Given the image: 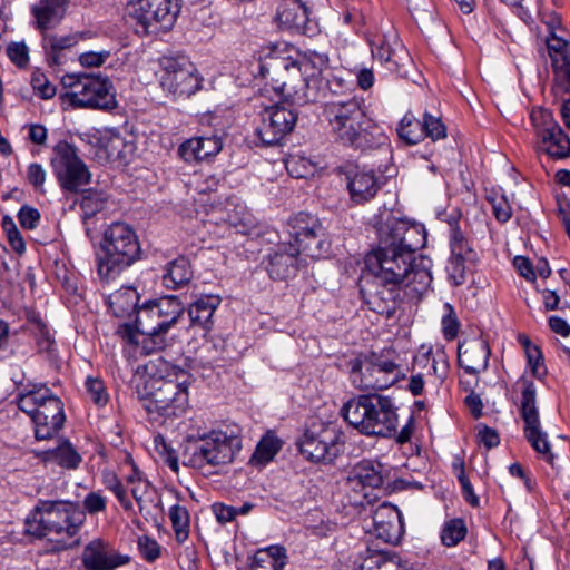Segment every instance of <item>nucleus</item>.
I'll return each mask as SVG.
<instances>
[{"label": "nucleus", "instance_id": "nucleus-1", "mask_svg": "<svg viewBox=\"0 0 570 570\" xmlns=\"http://www.w3.org/2000/svg\"><path fill=\"white\" fill-rule=\"evenodd\" d=\"M380 246L365 257V269L358 281L360 293L377 315L394 316L395 301L383 297V285L404 286L414 295H422L432 283L430 258L414 253L423 247L422 226L390 216L379 227Z\"/></svg>", "mask_w": 570, "mask_h": 570}, {"label": "nucleus", "instance_id": "nucleus-2", "mask_svg": "<svg viewBox=\"0 0 570 570\" xmlns=\"http://www.w3.org/2000/svg\"><path fill=\"white\" fill-rule=\"evenodd\" d=\"M138 397L153 420L180 416L188 409L190 374L163 357L139 364L134 374Z\"/></svg>", "mask_w": 570, "mask_h": 570}, {"label": "nucleus", "instance_id": "nucleus-3", "mask_svg": "<svg viewBox=\"0 0 570 570\" xmlns=\"http://www.w3.org/2000/svg\"><path fill=\"white\" fill-rule=\"evenodd\" d=\"M324 114L332 131L344 145L366 150L381 146L386 140L382 128L366 117L356 98L328 102Z\"/></svg>", "mask_w": 570, "mask_h": 570}, {"label": "nucleus", "instance_id": "nucleus-4", "mask_svg": "<svg viewBox=\"0 0 570 570\" xmlns=\"http://www.w3.org/2000/svg\"><path fill=\"white\" fill-rule=\"evenodd\" d=\"M325 60L321 56H316L314 60L305 61L299 66L295 60L282 57H272L268 62L269 69L278 78L272 77L274 81L273 88L278 91L286 101L296 106H305L316 102L320 99L321 72Z\"/></svg>", "mask_w": 570, "mask_h": 570}, {"label": "nucleus", "instance_id": "nucleus-5", "mask_svg": "<svg viewBox=\"0 0 570 570\" xmlns=\"http://www.w3.org/2000/svg\"><path fill=\"white\" fill-rule=\"evenodd\" d=\"M85 519V512L71 503L41 501L27 518L26 531L57 542L59 548H67L68 540L78 533Z\"/></svg>", "mask_w": 570, "mask_h": 570}, {"label": "nucleus", "instance_id": "nucleus-6", "mask_svg": "<svg viewBox=\"0 0 570 570\" xmlns=\"http://www.w3.org/2000/svg\"><path fill=\"white\" fill-rule=\"evenodd\" d=\"M342 415L350 425L368 436L391 438L399 423L392 399L376 393L351 399L344 404Z\"/></svg>", "mask_w": 570, "mask_h": 570}, {"label": "nucleus", "instance_id": "nucleus-7", "mask_svg": "<svg viewBox=\"0 0 570 570\" xmlns=\"http://www.w3.org/2000/svg\"><path fill=\"white\" fill-rule=\"evenodd\" d=\"M242 449V440L234 431L213 430L187 441L185 464L202 470L232 463Z\"/></svg>", "mask_w": 570, "mask_h": 570}, {"label": "nucleus", "instance_id": "nucleus-8", "mask_svg": "<svg viewBox=\"0 0 570 570\" xmlns=\"http://www.w3.org/2000/svg\"><path fill=\"white\" fill-rule=\"evenodd\" d=\"M18 406L31 417L37 440L53 438L66 420L62 402L46 386L22 393Z\"/></svg>", "mask_w": 570, "mask_h": 570}, {"label": "nucleus", "instance_id": "nucleus-9", "mask_svg": "<svg viewBox=\"0 0 570 570\" xmlns=\"http://www.w3.org/2000/svg\"><path fill=\"white\" fill-rule=\"evenodd\" d=\"M179 11V0H137L130 4L129 14L137 32L158 35L173 29Z\"/></svg>", "mask_w": 570, "mask_h": 570}, {"label": "nucleus", "instance_id": "nucleus-10", "mask_svg": "<svg viewBox=\"0 0 570 570\" xmlns=\"http://www.w3.org/2000/svg\"><path fill=\"white\" fill-rule=\"evenodd\" d=\"M160 86L174 97H189L200 88V77L186 56H164L158 60Z\"/></svg>", "mask_w": 570, "mask_h": 570}, {"label": "nucleus", "instance_id": "nucleus-11", "mask_svg": "<svg viewBox=\"0 0 570 570\" xmlns=\"http://www.w3.org/2000/svg\"><path fill=\"white\" fill-rule=\"evenodd\" d=\"M51 166L60 187L66 191L78 193L90 181L91 174L87 165L80 159L76 148L66 141H60L55 147Z\"/></svg>", "mask_w": 570, "mask_h": 570}, {"label": "nucleus", "instance_id": "nucleus-12", "mask_svg": "<svg viewBox=\"0 0 570 570\" xmlns=\"http://www.w3.org/2000/svg\"><path fill=\"white\" fill-rule=\"evenodd\" d=\"M297 445L307 460L331 463L342 451L344 434L335 425H320L307 429Z\"/></svg>", "mask_w": 570, "mask_h": 570}, {"label": "nucleus", "instance_id": "nucleus-13", "mask_svg": "<svg viewBox=\"0 0 570 570\" xmlns=\"http://www.w3.org/2000/svg\"><path fill=\"white\" fill-rule=\"evenodd\" d=\"M66 97L73 107L107 109V81L92 73L67 75L62 78Z\"/></svg>", "mask_w": 570, "mask_h": 570}, {"label": "nucleus", "instance_id": "nucleus-14", "mask_svg": "<svg viewBox=\"0 0 570 570\" xmlns=\"http://www.w3.org/2000/svg\"><path fill=\"white\" fill-rule=\"evenodd\" d=\"M535 386L525 382L521 393V416L524 421V436L534 451L552 463L553 454L547 433L541 429L539 412L535 404Z\"/></svg>", "mask_w": 570, "mask_h": 570}, {"label": "nucleus", "instance_id": "nucleus-15", "mask_svg": "<svg viewBox=\"0 0 570 570\" xmlns=\"http://www.w3.org/2000/svg\"><path fill=\"white\" fill-rule=\"evenodd\" d=\"M297 122V112L283 105L266 107L261 114V122L256 135L263 145L278 144L286 135L293 131Z\"/></svg>", "mask_w": 570, "mask_h": 570}, {"label": "nucleus", "instance_id": "nucleus-16", "mask_svg": "<svg viewBox=\"0 0 570 570\" xmlns=\"http://www.w3.org/2000/svg\"><path fill=\"white\" fill-rule=\"evenodd\" d=\"M174 323H124L122 335L141 354L148 355L166 346V335Z\"/></svg>", "mask_w": 570, "mask_h": 570}, {"label": "nucleus", "instance_id": "nucleus-17", "mask_svg": "<svg viewBox=\"0 0 570 570\" xmlns=\"http://www.w3.org/2000/svg\"><path fill=\"white\" fill-rule=\"evenodd\" d=\"M138 252L137 237L128 225L117 222L109 226V271L112 266H129Z\"/></svg>", "mask_w": 570, "mask_h": 570}, {"label": "nucleus", "instance_id": "nucleus-18", "mask_svg": "<svg viewBox=\"0 0 570 570\" xmlns=\"http://www.w3.org/2000/svg\"><path fill=\"white\" fill-rule=\"evenodd\" d=\"M342 173L350 198L355 204L371 200L380 189L379 178L373 170L350 164L342 169Z\"/></svg>", "mask_w": 570, "mask_h": 570}, {"label": "nucleus", "instance_id": "nucleus-19", "mask_svg": "<svg viewBox=\"0 0 570 570\" xmlns=\"http://www.w3.org/2000/svg\"><path fill=\"white\" fill-rule=\"evenodd\" d=\"M372 56L386 67L390 72L405 78L409 76V68L412 65L406 49L399 43L396 38L391 41L384 36L380 43H371Z\"/></svg>", "mask_w": 570, "mask_h": 570}, {"label": "nucleus", "instance_id": "nucleus-20", "mask_svg": "<svg viewBox=\"0 0 570 570\" xmlns=\"http://www.w3.org/2000/svg\"><path fill=\"white\" fill-rule=\"evenodd\" d=\"M373 525L379 539L386 543H395L403 532L401 512L393 504L384 502L373 513Z\"/></svg>", "mask_w": 570, "mask_h": 570}, {"label": "nucleus", "instance_id": "nucleus-21", "mask_svg": "<svg viewBox=\"0 0 570 570\" xmlns=\"http://www.w3.org/2000/svg\"><path fill=\"white\" fill-rule=\"evenodd\" d=\"M491 351L483 338L460 343L458 346V363L466 373L478 375L489 365Z\"/></svg>", "mask_w": 570, "mask_h": 570}, {"label": "nucleus", "instance_id": "nucleus-22", "mask_svg": "<svg viewBox=\"0 0 570 570\" xmlns=\"http://www.w3.org/2000/svg\"><path fill=\"white\" fill-rule=\"evenodd\" d=\"M222 147L217 136L194 137L179 145L178 156L188 164L200 163L215 157Z\"/></svg>", "mask_w": 570, "mask_h": 570}, {"label": "nucleus", "instance_id": "nucleus-23", "mask_svg": "<svg viewBox=\"0 0 570 570\" xmlns=\"http://www.w3.org/2000/svg\"><path fill=\"white\" fill-rule=\"evenodd\" d=\"M451 268L453 273L463 276L465 263H474L476 252L471 247L469 239L456 224L450 225Z\"/></svg>", "mask_w": 570, "mask_h": 570}, {"label": "nucleus", "instance_id": "nucleus-24", "mask_svg": "<svg viewBox=\"0 0 570 570\" xmlns=\"http://www.w3.org/2000/svg\"><path fill=\"white\" fill-rule=\"evenodd\" d=\"M135 150V137L128 130L127 121L120 127H109V158L126 165L131 160Z\"/></svg>", "mask_w": 570, "mask_h": 570}, {"label": "nucleus", "instance_id": "nucleus-25", "mask_svg": "<svg viewBox=\"0 0 570 570\" xmlns=\"http://www.w3.org/2000/svg\"><path fill=\"white\" fill-rule=\"evenodd\" d=\"M352 374H360L358 386L364 390H384L396 383L386 374L368 364L365 358L355 357L351 361Z\"/></svg>", "mask_w": 570, "mask_h": 570}, {"label": "nucleus", "instance_id": "nucleus-26", "mask_svg": "<svg viewBox=\"0 0 570 570\" xmlns=\"http://www.w3.org/2000/svg\"><path fill=\"white\" fill-rule=\"evenodd\" d=\"M67 0H39L31 8L36 26L46 31L55 28L63 18Z\"/></svg>", "mask_w": 570, "mask_h": 570}, {"label": "nucleus", "instance_id": "nucleus-27", "mask_svg": "<svg viewBox=\"0 0 570 570\" xmlns=\"http://www.w3.org/2000/svg\"><path fill=\"white\" fill-rule=\"evenodd\" d=\"M138 293L132 287H125L109 297V307L112 309V316L116 318H134L141 321L142 314H139L141 306L138 307Z\"/></svg>", "mask_w": 570, "mask_h": 570}, {"label": "nucleus", "instance_id": "nucleus-28", "mask_svg": "<svg viewBox=\"0 0 570 570\" xmlns=\"http://www.w3.org/2000/svg\"><path fill=\"white\" fill-rule=\"evenodd\" d=\"M139 314H142L145 318L178 321L183 314V305L176 296H166L158 301L147 302L141 306Z\"/></svg>", "mask_w": 570, "mask_h": 570}, {"label": "nucleus", "instance_id": "nucleus-29", "mask_svg": "<svg viewBox=\"0 0 570 570\" xmlns=\"http://www.w3.org/2000/svg\"><path fill=\"white\" fill-rule=\"evenodd\" d=\"M364 358L368 364H373V366L380 368L383 374H386L395 382L405 376L400 364V355L392 347H386L379 352L373 351L365 355Z\"/></svg>", "mask_w": 570, "mask_h": 570}, {"label": "nucleus", "instance_id": "nucleus-30", "mask_svg": "<svg viewBox=\"0 0 570 570\" xmlns=\"http://www.w3.org/2000/svg\"><path fill=\"white\" fill-rule=\"evenodd\" d=\"M35 454L45 462H56L61 466L75 469L81 461V456L69 441H59L52 449L37 450Z\"/></svg>", "mask_w": 570, "mask_h": 570}, {"label": "nucleus", "instance_id": "nucleus-31", "mask_svg": "<svg viewBox=\"0 0 570 570\" xmlns=\"http://www.w3.org/2000/svg\"><path fill=\"white\" fill-rule=\"evenodd\" d=\"M382 464L371 460H363L355 465L350 478L353 485H362L363 488L377 489L382 487L384 478L382 474Z\"/></svg>", "mask_w": 570, "mask_h": 570}, {"label": "nucleus", "instance_id": "nucleus-32", "mask_svg": "<svg viewBox=\"0 0 570 570\" xmlns=\"http://www.w3.org/2000/svg\"><path fill=\"white\" fill-rule=\"evenodd\" d=\"M193 278V269L188 258L179 256L166 265L163 284L169 289H178Z\"/></svg>", "mask_w": 570, "mask_h": 570}, {"label": "nucleus", "instance_id": "nucleus-33", "mask_svg": "<svg viewBox=\"0 0 570 570\" xmlns=\"http://www.w3.org/2000/svg\"><path fill=\"white\" fill-rule=\"evenodd\" d=\"M361 570H407L395 552L367 548L360 564Z\"/></svg>", "mask_w": 570, "mask_h": 570}, {"label": "nucleus", "instance_id": "nucleus-34", "mask_svg": "<svg viewBox=\"0 0 570 570\" xmlns=\"http://www.w3.org/2000/svg\"><path fill=\"white\" fill-rule=\"evenodd\" d=\"M286 563V549L282 546H269L255 553L250 570H283Z\"/></svg>", "mask_w": 570, "mask_h": 570}, {"label": "nucleus", "instance_id": "nucleus-35", "mask_svg": "<svg viewBox=\"0 0 570 570\" xmlns=\"http://www.w3.org/2000/svg\"><path fill=\"white\" fill-rule=\"evenodd\" d=\"M296 253L293 249L289 253L276 252L268 256L267 272L273 279H286L297 271Z\"/></svg>", "mask_w": 570, "mask_h": 570}, {"label": "nucleus", "instance_id": "nucleus-36", "mask_svg": "<svg viewBox=\"0 0 570 570\" xmlns=\"http://www.w3.org/2000/svg\"><path fill=\"white\" fill-rule=\"evenodd\" d=\"M542 149L554 159L570 157V138L558 125L554 130L549 131L540 138Z\"/></svg>", "mask_w": 570, "mask_h": 570}, {"label": "nucleus", "instance_id": "nucleus-37", "mask_svg": "<svg viewBox=\"0 0 570 570\" xmlns=\"http://www.w3.org/2000/svg\"><path fill=\"white\" fill-rule=\"evenodd\" d=\"M292 235L295 243L306 240L311 235L321 236L323 226L318 218L307 213H299L292 219Z\"/></svg>", "mask_w": 570, "mask_h": 570}, {"label": "nucleus", "instance_id": "nucleus-38", "mask_svg": "<svg viewBox=\"0 0 570 570\" xmlns=\"http://www.w3.org/2000/svg\"><path fill=\"white\" fill-rule=\"evenodd\" d=\"M282 442L275 435L267 433L256 445L249 463L256 466H263L276 455L281 450Z\"/></svg>", "mask_w": 570, "mask_h": 570}, {"label": "nucleus", "instance_id": "nucleus-39", "mask_svg": "<svg viewBox=\"0 0 570 570\" xmlns=\"http://www.w3.org/2000/svg\"><path fill=\"white\" fill-rule=\"evenodd\" d=\"M218 295H203L190 304L188 314L190 321H210L214 312L220 305Z\"/></svg>", "mask_w": 570, "mask_h": 570}, {"label": "nucleus", "instance_id": "nucleus-40", "mask_svg": "<svg viewBox=\"0 0 570 570\" xmlns=\"http://www.w3.org/2000/svg\"><path fill=\"white\" fill-rule=\"evenodd\" d=\"M295 253L298 255L304 253L306 256L312 258H320L328 253L330 243L326 239L325 228L323 227V234L321 236L311 235L306 240L296 243Z\"/></svg>", "mask_w": 570, "mask_h": 570}, {"label": "nucleus", "instance_id": "nucleus-41", "mask_svg": "<svg viewBox=\"0 0 570 570\" xmlns=\"http://www.w3.org/2000/svg\"><path fill=\"white\" fill-rule=\"evenodd\" d=\"M399 137L407 145H415L424 138L422 124L413 114L407 112L397 128Z\"/></svg>", "mask_w": 570, "mask_h": 570}, {"label": "nucleus", "instance_id": "nucleus-42", "mask_svg": "<svg viewBox=\"0 0 570 570\" xmlns=\"http://www.w3.org/2000/svg\"><path fill=\"white\" fill-rule=\"evenodd\" d=\"M82 561L90 570H107V550L104 542L89 543L83 550Z\"/></svg>", "mask_w": 570, "mask_h": 570}, {"label": "nucleus", "instance_id": "nucleus-43", "mask_svg": "<svg viewBox=\"0 0 570 570\" xmlns=\"http://www.w3.org/2000/svg\"><path fill=\"white\" fill-rule=\"evenodd\" d=\"M468 533L466 524L463 519L454 518L446 520L441 530V541L446 547H455Z\"/></svg>", "mask_w": 570, "mask_h": 570}, {"label": "nucleus", "instance_id": "nucleus-44", "mask_svg": "<svg viewBox=\"0 0 570 570\" xmlns=\"http://www.w3.org/2000/svg\"><path fill=\"white\" fill-rule=\"evenodd\" d=\"M169 519L175 531V538L179 543L187 540L189 535V513L188 510L179 504L169 509Z\"/></svg>", "mask_w": 570, "mask_h": 570}, {"label": "nucleus", "instance_id": "nucleus-45", "mask_svg": "<svg viewBox=\"0 0 570 570\" xmlns=\"http://www.w3.org/2000/svg\"><path fill=\"white\" fill-rule=\"evenodd\" d=\"M530 118L539 138L543 137L549 131L554 130L559 125L554 120L551 111L544 108L533 109L531 111Z\"/></svg>", "mask_w": 570, "mask_h": 570}, {"label": "nucleus", "instance_id": "nucleus-46", "mask_svg": "<svg viewBox=\"0 0 570 570\" xmlns=\"http://www.w3.org/2000/svg\"><path fill=\"white\" fill-rule=\"evenodd\" d=\"M553 70L566 87H570V48L550 57Z\"/></svg>", "mask_w": 570, "mask_h": 570}, {"label": "nucleus", "instance_id": "nucleus-47", "mask_svg": "<svg viewBox=\"0 0 570 570\" xmlns=\"http://www.w3.org/2000/svg\"><path fill=\"white\" fill-rule=\"evenodd\" d=\"M277 17L282 23L299 27L307 19L306 8L302 3L293 9L284 6L278 10Z\"/></svg>", "mask_w": 570, "mask_h": 570}, {"label": "nucleus", "instance_id": "nucleus-48", "mask_svg": "<svg viewBox=\"0 0 570 570\" xmlns=\"http://www.w3.org/2000/svg\"><path fill=\"white\" fill-rule=\"evenodd\" d=\"M87 396L98 406L107 403V394L105 393V382L100 377L88 376L86 380Z\"/></svg>", "mask_w": 570, "mask_h": 570}, {"label": "nucleus", "instance_id": "nucleus-49", "mask_svg": "<svg viewBox=\"0 0 570 570\" xmlns=\"http://www.w3.org/2000/svg\"><path fill=\"white\" fill-rule=\"evenodd\" d=\"M421 124L422 129H424V137H430L432 140H438L446 136L445 126L439 117H434L429 112H425Z\"/></svg>", "mask_w": 570, "mask_h": 570}, {"label": "nucleus", "instance_id": "nucleus-50", "mask_svg": "<svg viewBox=\"0 0 570 570\" xmlns=\"http://www.w3.org/2000/svg\"><path fill=\"white\" fill-rule=\"evenodd\" d=\"M138 551L147 562L156 561L161 554V547L149 535H140L137 540Z\"/></svg>", "mask_w": 570, "mask_h": 570}, {"label": "nucleus", "instance_id": "nucleus-51", "mask_svg": "<svg viewBox=\"0 0 570 570\" xmlns=\"http://www.w3.org/2000/svg\"><path fill=\"white\" fill-rule=\"evenodd\" d=\"M31 86L33 91L42 99H50L56 95L55 85L40 71L32 73Z\"/></svg>", "mask_w": 570, "mask_h": 570}, {"label": "nucleus", "instance_id": "nucleus-52", "mask_svg": "<svg viewBox=\"0 0 570 570\" xmlns=\"http://www.w3.org/2000/svg\"><path fill=\"white\" fill-rule=\"evenodd\" d=\"M454 470H459L458 480L462 488V494L464 499L472 505H479V498L473 491V487L469 481L468 476L464 473V463L459 462L458 464H453Z\"/></svg>", "mask_w": 570, "mask_h": 570}, {"label": "nucleus", "instance_id": "nucleus-53", "mask_svg": "<svg viewBox=\"0 0 570 570\" xmlns=\"http://www.w3.org/2000/svg\"><path fill=\"white\" fill-rule=\"evenodd\" d=\"M27 178L32 187L38 191H45L43 184L47 178V171L42 165L32 163L27 168Z\"/></svg>", "mask_w": 570, "mask_h": 570}, {"label": "nucleus", "instance_id": "nucleus-54", "mask_svg": "<svg viewBox=\"0 0 570 570\" xmlns=\"http://www.w3.org/2000/svg\"><path fill=\"white\" fill-rule=\"evenodd\" d=\"M20 225L27 229H35L40 222V213L31 206H22L18 213Z\"/></svg>", "mask_w": 570, "mask_h": 570}, {"label": "nucleus", "instance_id": "nucleus-55", "mask_svg": "<svg viewBox=\"0 0 570 570\" xmlns=\"http://www.w3.org/2000/svg\"><path fill=\"white\" fill-rule=\"evenodd\" d=\"M492 212L495 218L505 223L511 218L512 209L504 196H495L491 199Z\"/></svg>", "mask_w": 570, "mask_h": 570}, {"label": "nucleus", "instance_id": "nucleus-56", "mask_svg": "<svg viewBox=\"0 0 570 570\" xmlns=\"http://www.w3.org/2000/svg\"><path fill=\"white\" fill-rule=\"evenodd\" d=\"M48 41L50 43L52 51L51 58L56 63H59V57L57 55L58 51L70 48L77 43V39L75 36H52L48 39Z\"/></svg>", "mask_w": 570, "mask_h": 570}, {"label": "nucleus", "instance_id": "nucleus-57", "mask_svg": "<svg viewBox=\"0 0 570 570\" xmlns=\"http://www.w3.org/2000/svg\"><path fill=\"white\" fill-rule=\"evenodd\" d=\"M81 209L85 214V219H89L94 216L98 210L104 208V200L97 199L96 194L89 191L88 195L83 196L80 203Z\"/></svg>", "mask_w": 570, "mask_h": 570}, {"label": "nucleus", "instance_id": "nucleus-58", "mask_svg": "<svg viewBox=\"0 0 570 570\" xmlns=\"http://www.w3.org/2000/svg\"><path fill=\"white\" fill-rule=\"evenodd\" d=\"M83 140H86L92 147L97 148V156L99 155V153L104 154L107 151V141L102 130L91 128L83 134Z\"/></svg>", "mask_w": 570, "mask_h": 570}, {"label": "nucleus", "instance_id": "nucleus-59", "mask_svg": "<svg viewBox=\"0 0 570 570\" xmlns=\"http://www.w3.org/2000/svg\"><path fill=\"white\" fill-rule=\"evenodd\" d=\"M478 439L481 444L487 449H492L499 445L500 436L498 432L484 424L478 426Z\"/></svg>", "mask_w": 570, "mask_h": 570}, {"label": "nucleus", "instance_id": "nucleus-60", "mask_svg": "<svg viewBox=\"0 0 570 570\" xmlns=\"http://www.w3.org/2000/svg\"><path fill=\"white\" fill-rule=\"evenodd\" d=\"M10 60L18 67H23L28 62V48L23 43H11L7 48Z\"/></svg>", "mask_w": 570, "mask_h": 570}, {"label": "nucleus", "instance_id": "nucleus-61", "mask_svg": "<svg viewBox=\"0 0 570 570\" xmlns=\"http://www.w3.org/2000/svg\"><path fill=\"white\" fill-rule=\"evenodd\" d=\"M546 45L549 57L560 53L566 49H570V42L561 36H558L554 31L549 32V36L546 38Z\"/></svg>", "mask_w": 570, "mask_h": 570}, {"label": "nucleus", "instance_id": "nucleus-62", "mask_svg": "<svg viewBox=\"0 0 570 570\" xmlns=\"http://www.w3.org/2000/svg\"><path fill=\"white\" fill-rule=\"evenodd\" d=\"M286 168L289 175L296 178L306 177L312 173V168L305 159L292 158L286 163Z\"/></svg>", "mask_w": 570, "mask_h": 570}, {"label": "nucleus", "instance_id": "nucleus-63", "mask_svg": "<svg viewBox=\"0 0 570 570\" xmlns=\"http://www.w3.org/2000/svg\"><path fill=\"white\" fill-rule=\"evenodd\" d=\"M212 509L217 521L222 524L233 521L237 515V510L234 507L224 503H214Z\"/></svg>", "mask_w": 570, "mask_h": 570}, {"label": "nucleus", "instance_id": "nucleus-64", "mask_svg": "<svg viewBox=\"0 0 570 570\" xmlns=\"http://www.w3.org/2000/svg\"><path fill=\"white\" fill-rule=\"evenodd\" d=\"M514 268L528 281L535 279V271L531 262L524 256H517L513 261Z\"/></svg>", "mask_w": 570, "mask_h": 570}]
</instances>
